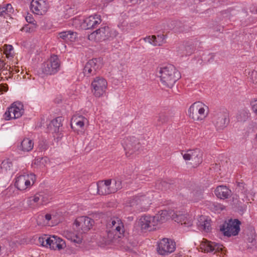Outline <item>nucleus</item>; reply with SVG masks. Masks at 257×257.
<instances>
[{"label":"nucleus","instance_id":"obj_39","mask_svg":"<svg viewBox=\"0 0 257 257\" xmlns=\"http://www.w3.org/2000/svg\"><path fill=\"white\" fill-rule=\"evenodd\" d=\"M36 23L29 24L25 25L22 29V31L27 33L33 32L36 28Z\"/></svg>","mask_w":257,"mask_h":257},{"label":"nucleus","instance_id":"obj_14","mask_svg":"<svg viewBox=\"0 0 257 257\" xmlns=\"http://www.w3.org/2000/svg\"><path fill=\"white\" fill-rule=\"evenodd\" d=\"M157 216L144 215L142 216L139 221V225L143 231H152L158 225Z\"/></svg>","mask_w":257,"mask_h":257},{"label":"nucleus","instance_id":"obj_11","mask_svg":"<svg viewBox=\"0 0 257 257\" xmlns=\"http://www.w3.org/2000/svg\"><path fill=\"white\" fill-rule=\"evenodd\" d=\"M36 181L34 174L20 175L16 178L15 187L19 190L25 191L30 189Z\"/></svg>","mask_w":257,"mask_h":257},{"label":"nucleus","instance_id":"obj_53","mask_svg":"<svg viewBox=\"0 0 257 257\" xmlns=\"http://www.w3.org/2000/svg\"><path fill=\"white\" fill-rule=\"evenodd\" d=\"M255 13L257 14V7H256V10H255Z\"/></svg>","mask_w":257,"mask_h":257},{"label":"nucleus","instance_id":"obj_17","mask_svg":"<svg viewBox=\"0 0 257 257\" xmlns=\"http://www.w3.org/2000/svg\"><path fill=\"white\" fill-rule=\"evenodd\" d=\"M101 66L102 60L100 58L92 59L89 60L85 64L83 69V73L87 76L93 75Z\"/></svg>","mask_w":257,"mask_h":257},{"label":"nucleus","instance_id":"obj_40","mask_svg":"<svg viewBox=\"0 0 257 257\" xmlns=\"http://www.w3.org/2000/svg\"><path fill=\"white\" fill-rule=\"evenodd\" d=\"M122 187V182L120 180L117 179H115L113 181L112 183H111V188L113 189H115L114 193L116 192L118 189H121Z\"/></svg>","mask_w":257,"mask_h":257},{"label":"nucleus","instance_id":"obj_32","mask_svg":"<svg viewBox=\"0 0 257 257\" xmlns=\"http://www.w3.org/2000/svg\"><path fill=\"white\" fill-rule=\"evenodd\" d=\"M14 9L11 4H8L0 6V16L9 17L13 13Z\"/></svg>","mask_w":257,"mask_h":257},{"label":"nucleus","instance_id":"obj_50","mask_svg":"<svg viewBox=\"0 0 257 257\" xmlns=\"http://www.w3.org/2000/svg\"><path fill=\"white\" fill-rule=\"evenodd\" d=\"M237 120H238V121H242V119H241L239 117V115H238L237 116Z\"/></svg>","mask_w":257,"mask_h":257},{"label":"nucleus","instance_id":"obj_15","mask_svg":"<svg viewBox=\"0 0 257 257\" xmlns=\"http://www.w3.org/2000/svg\"><path fill=\"white\" fill-rule=\"evenodd\" d=\"M42 239L45 240L46 242V244H44V241H43L42 245L46 247L49 246L52 249H58L60 250L65 246V241L56 235H52L49 237L46 236Z\"/></svg>","mask_w":257,"mask_h":257},{"label":"nucleus","instance_id":"obj_21","mask_svg":"<svg viewBox=\"0 0 257 257\" xmlns=\"http://www.w3.org/2000/svg\"><path fill=\"white\" fill-rule=\"evenodd\" d=\"M101 22L100 16L97 14L90 16L86 18L82 23L85 29H94Z\"/></svg>","mask_w":257,"mask_h":257},{"label":"nucleus","instance_id":"obj_2","mask_svg":"<svg viewBox=\"0 0 257 257\" xmlns=\"http://www.w3.org/2000/svg\"><path fill=\"white\" fill-rule=\"evenodd\" d=\"M159 73L161 82L168 88H172L181 78L180 73L172 65L160 68Z\"/></svg>","mask_w":257,"mask_h":257},{"label":"nucleus","instance_id":"obj_10","mask_svg":"<svg viewBox=\"0 0 257 257\" xmlns=\"http://www.w3.org/2000/svg\"><path fill=\"white\" fill-rule=\"evenodd\" d=\"M24 105L20 102H15L9 107L3 115V118L6 120L17 119L24 113Z\"/></svg>","mask_w":257,"mask_h":257},{"label":"nucleus","instance_id":"obj_51","mask_svg":"<svg viewBox=\"0 0 257 257\" xmlns=\"http://www.w3.org/2000/svg\"><path fill=\"white\" fill-rule=\"evenodd\" d=\"M245 113L244 112H241L240 113V115L243 114V115H245Z\"/></svg>","mask_w":257,"mask_h":257},{"label":"nucleus","instance_id":"obj_33","mask_svg":"<svg viewBox=\"0 0 257 257\" xmlns=\"http://www.w3.org/2000/svg\"><path fill=\"white\" fill-rule=\"evenodd\" d=\"M59 37L65 41H73L75 39L74 33L72 31H63L59 33Z\"/></svg>","mask_w":257,"mask_h":257},{"label":"nucleus","instance_id":"obj_45","mask_svg":"<svg viewBox=\"0 0 257 257\" xmlns=\"http://www.w3.org/2000/svg\"><path fill=\"white\" fill-rule=\"evenodd\" d=\"M250 105L252 111L257 115V99H254L251 100Z\"/></svg>","mask_w":257,"mask_h":257},{"label":"nucleus","instance_id":"obj_52","mask_svg":"<svg viewBox=\"0 0 257 257\" xmlns=\"http://www.w3.org/2000/svg\"><path fill=\"white\" fill-rule=\"evenodd\" d=\"M161 183L162 184V185H163L164 184L167 185V184L165 182H161Z\"/></svg>","mask_w":257,"mask_h":257},{"label":"nucleus","instance_id":"obj_16","mask_svg":"<svg viewBox=\"0 0 257 257\" xmlns=\"http://www.w3.org/2000/svg\"><path fill=\"white\" fill-rule=\"evenodd\" d=\"M101 66L102 60L100 58L92 59L89 60L85 64L83 69V73L87 76L93 75Z\"/></svg>","mask_w":257,"mask_h":257},{"label":"nucleus","instance_id":"obj_5","mask_svg":"<svg viewBox=\"0 0 257 257\" xmlns=\"http://www.w3.org/2000/svg\"><path fill=\"white\" fill-rule=\"evenodd\" d=\"M106 232L110 240L121 237L124 232V225L121 220L118 217L111 218L106 225Z\"/></svg>","mask_w":257,"mask_h":257},{"label":"nucleus","instance_id":"obj_34","mask_svg":"<svg viewBox=\"0 0 257 257\" xmlns=\"http://www.w3.org/2000/svg\"><path fill=\"white\" fill-rule=\"evenodd\" d=\"M191 160L194 162L196 165H198L202 162V154L199 149H195L192 150Z\"/></svg>","mask_w":257,"mask_h":257},{"label":"nucleus","instance_id":"obj_38","mask_svg":"<svg viewBox=\"0 0 257 257\" xmlns=\"http://www.w3.org/2000/svg\"><path fill=\"white\" fill-rule=\"evenodd\" d=\"M169 120V117L164 112L159 114L157 120V125H161L167 123Z\"/></svg>","mask_w":257,"mask_h":257},{"label":"nucleus","instance_id":"obj_24","mask_svg":"<svg viewBox=\"0 0 257 257\" xmlns=\"http://www.w3.org/2000/svg\"><path fill=\"white\" fill-rule=\"evenodd\" d=\"M222 245L207 240L201 244V248L206 252H212L221 249Z\"/></svg>","mask_w":257,"mask_h":257},{"label":"nucleus","instance_id":"obj_54","mask_svg":"<svg viewBox=\"0 0 257 257\" xmlns=\"http://www.w3.org/2000/svg\"><path fill=\"white\" fill-rule=\"evenodd\" d=\"M107 1H109V2H110V1H112V0H107Z\"/></svg>","mask_w":257,"mask_h":257},{"label":"nucleus","instance_id":"obj_7","mask_svg":"<svg viewBox=\"0 0 257 257\" xmlns=\"http://www.w3.org/2000/svg\"><path fill=\"white\" fill-rule=\"evenodd\" d=\"M188 112L189 117L194 120H201L207 116L208 107L202 102L198 101L190 106Z\"/></svg>","mask_w":257,"mask_h":257},{"label":"nucleus","instance_id":"obj_41","mask_svg":"<svg viewBox=\"0 0 257 257\" xmlns=\"http://www.w3.org/2000/svg\"><path fill=\"white\" fill-rule=\"evenodd\" d=\"M65 10H66L65 17L66 18H68L73 15H74L76 13V11L74 7H69V5H67L65 7Z\"/></svg>","mask_w":257,"mask_h":257},{"label":"nucleus","instance_id":"obj_22","mask_svg":"<svg viewBox=\"0 0 257 257\" xmlns=\"http://www.w3.org/2000/svg\"><path fill=\"white\" fill-rule=\"evenodd\" d=\"M173 219L181 224L184 225L185 226H190L192 224V219L188 214L184 213H174L172 215Z\"/></svg>","mask_w":257,"mask_h":257},{"label":"nucleus","instance_id":"obj_49","mask_svg":"<svg viewBox=\"0 0 257 257\" xmlns=\"http://www.w3.org/2000/svg\"><path fill=\"white\" fill-rule=\"evenodd\" d=\"M4 62L3 61L0 60V70L4 67Z\"/></svg>","mask_w":257,"mask_h":257},{"label":"nucleus","instance_id":"obj_30","mask_svg":"<svg viewBox=\"0 0 257 257\" xmlns=\"http://www.w3.org/2000/svg\"><path fill=\"white\" fill-rule=\"evenodd\" d=\"M34 147V142L29 138H25L21 142V145L19 147L23 152H30Z\"/></svg>","mask_w":257,"mask_h":257},{"label":"nucleus","instance_id":"obj_1","mask_svg":"<svg viewBox=\"0 0 257 257\" xmlns=\"http://www.w3.org/2000/svg\"><path fill=\"white\" fill-rule=\"evenodd\" d=\"M93 223L94 220L90 217L79 216L75 219L74 223L75 231L67 232L66 237L74 242L80 243L82 242L83 235L90 230Z\"/></svg>","mask_w":257,"mask_h":257},{"label":"nucleus","instance_id":"obj_25","mask_svg":"<svg viewBox=\"0 0 257 257\" xmlns=\"http://www.w3.org/2000/svg\"><path fill=\"white\" fill-rule=\"evenodd\" d=\"M166 37L164 35H153L144 38L146 42H148L154 46H161L165 42Z\"/></svg>","mask_w":257,"mask_h":257},{"label":"nucleus","instance_id":"obj_42","mask_svg":"<svg viewBox=\"0 0 257 257\" xmlns=\"http://www.w3.org/2000/svg\"><path fill=\"white\" fill-rule=\"evenodd\" d=\"M61 117H58L51 121V124L53 125L56 128L55 130V131L58 130L59 128L62 125V124L61 123Z\"/></svg>","mask_w":257,"mask_h":257},{"label":"nucleus","instance_id":"obj_23","mask_svg":"<svg viewBox=\"0 0 257 257\" xmlns=\"http://www.w3.org/2000/svg\"><path fill=\"white\" fill-rule=\"evenodd\" d=\"M216 196L220 199L228 198L231 194V190L225 185L217 186L214 191Z\"/></svg>","mask_w":257,"mask_h":257},{"label":"nucleus","instance_id":"obj_20","mask_svg":"<svg viewBox=\"0 0 257 257\" xmlns=\"http://www.w3.org/2000/svg\"><path fill=\"white\" fill-rule=\"evenodd\" d=\"M126 155L132 154L133 152L138 151L140 148V144L138 139L134 136L130 137L123 144Z\"/></svg>","mask_w":257,"mask_h":257},{"label":"nucleus","instance_id":"obj_4","mask_svg":"<svg viewBox=\"0 0 257 257\" xmlns=\"http://www.w3.org/2000/svg\"><path fill=\"white\" fill-rule=\"evenodd\" d=\"M61 62L58 55L52 54L41 65L40 71L44 76H52L61 69Z\"/></svg>","mask_w":257,"mask_h":257},{"label":"nucleus","instance_id":"obj_13","mask_svg":"<svg viewBox=\"0 0 257 257\" xmlns=\"http://www.w3.org/2000/svg\"><path fill=\"white\" fill-rule=\"evenodd\" d=\"M176 249L175 242L169 238H164L158 243L157 251L162 255H167L174 252Z\"/></svg>","mask_w":257,"mask_h":257},{"label":"nucleus","instance_id":"obj_43","mask_svg":"<svg viewBox=\"0 0 257 257\" xmlns=\"http://www.w3.org/2000/svg\"><path fill=\"white\" fill-rule=\"evenodd\" d=\"M211 209L215 212H220L224 209V206L218 203H213L211 205Z\"/></svg>","mask_w":257,"mask_h":257},{"label":"nucleus","instance_id":"obj_28","mask_svg":"<svg viewBox=\"0 0 257 257\" xmlns=\"http://www.w3.org/2000/svg\"><path fill=\"white\" fill-rule=\"evenodd\" d=\"M71 126L74 124L77 127L82 128L85 124L88 123V120L85 116L79 113H76L71 118Z\"/></svg>","mask_w":257,"mask_h":257},{"label":"nucleus","instance_id":"obj_8","mask_svg":"<svg viewBox=\"0 0 257 257\" xmlns=\"http://www.w3.org/2000/svg\"><path fill=\"white\" fill-rule=\"evenodd\" d=\"M240 221L237 219H230L220 226V230L225 236H236L240 231Z\"/></svg>","mask_w":257,"mask_h":257},{"label":"nucleus","instance_id":"obj_31","mask_svg":"<svg viewBox=\"0 0 257 257\" xmlns=\"http://www.w3.org/2000/svg\"><path fill=\"white\" fill-rule=\"evenodd\" d=\"M199 229L205 232H208L211 229L210 220L205 218L204 216L200 217V220L198 224Z\"/></svg>","mask_w":257,"mask_h":257},{"label":"nucleus","instance_id":"obj_26","mask_svg":"<svg viewBox=\"0 0 257 257\" xmlns=\"http://www.w3.org/2000/svg\"><path fill=\"white\" fill-rule=\"evenodd\" d=\"M195 48L193 45L188 43L181 45L178 49L177 52L178 55L181 57L190 55L193 53Z\"/></svg>","mask_w":257,"mask_h":257},{"label":"nucleus","instance_id":"obj_29","mask_svg":"<svg viewBox=\"0 0 257 257\" xmlns=\"http://www.w3.org/2000/svg\"><path fill=\"white\" fill-rule=\"evenodd\" d=\"M13 164L10 159L4 160L1 164V172L3 173L11 175L13 174Z\"/></svg>","mask_w":257,"mask_h":257},{"label":"nucleus","instance_id":"obj_27","mask_svg":"<svg viewBox=\"0 0 257 257\" xmlns=\"http://www.w3.org/2000/svg\"><path fill=\"white\" fill-rule=\"evenodd\" d=\"M236 189L238 192L240 193V196H242V200L243 201H250V199H252L253 195L249 194L246 188V185L243 183H238L237 184Z\"/></svg>","mask_w":257,"mask_h":257},{"label":"nucleus","instance_id":"obj_35","mask_svg":"<svg viewBox=\"0 0 257 257\" xmlns=\"http://www.w3.org/2000/svg\"><path fill=\"white\" fill-rule=\"evenodd\" d=\"M39 200L40 195L36 194L33 196L29 197L27 199V202L28 206L30 208L35 209L38 206V202Z\"/></svg>","mask_w":257,"mask_h":257},{"label":"nucleus","instance_id":"obj_44","mask_svg":"<svg viewBox=\"0 0 257 257\" xmlns=\"http://www.w3.org/2000/svg\"><path fill=\"white\" fill-rule=\"evenodd\" d=\"M5 53L8 57H13L14 48L11 45H6L5 48Z\"/></svg>","mask_w":257,"mask_h":257},{"label":"nucleus","instance_id":"obj_37","mask_svg":"<svg viewBox=\"0 0 257 257\" xmlns=\"http://www.w3.org/2000/svg\"><path fill=\"white\" fill-rule=\"evenodd\" d=\"M191 201L193 202H198L202 198V192L200 189L193 190L190 193Z\"/></svg>","mask_w":257,"mask_h":257},{"label":"nucleus","instance_id":"obj_18","mask_svg":"<svg viewBox=\"0 0 257 257\" xmlns=\"http://www.w3.org/2000/svg\"><path fill=\"white\" fill-rule=\"evenodd\" d=\"M229 122L228 114L226 112H219L213 116V123L217 131L224 129Z\"/></svg>","mask_w":257,"mask_h":257},{"label":"nucleus","instance_id":"obj_48","mask_svg":"<svg viewBox=\"0 0 257 257\" xmlns=\"http://www.w3.org/2000/svg\"><path fill=\"white\" fill-rule=\"evenodd\" d=\"M45 218L47 221H49L51 219V215L50 214H46L45 215Z\"/></svg>","mask_w":257,"mask_h":257},{"label":"nucleus","instance_id":"obj_36","mask_svg":"<svg viewBox=\"0 0 257 257\" xmlns=\"http://www.w3.org/2000/svg\"><path fill=\"white\" fill-rule=\"evenodd\" d=\"M155 216H157V218L158 219V223H163L165 222L169 218L170 215H169L168 212L167 210H161L159 212V213L156 214Z\"/></svg>","mask_w":257,"mask_h":257},{"label":"nucleus","instance_id":"obj_3","mask_svg":"<svg viewBox=\"0 0 257 257\" xmlns=\"http://www.w3.org/2000/svg\"><path fill=\"white\" fill-rule=\"evenodd\" d=\"M153 198V192L141 193L131 197L126 204L130 207H135L137 209H141V211H146L152 204Z\"/></svg>","mask_w":257,"mask_h":257},{"label":"nucleus","instance_id":"obj_47","mask_svg":"<svg viewBox=\"0 0 257 257\" xmlns=\"http://www.w3.org/2000/svg\"><path fill=\"white\" fill-rule=\"evenodd\" d=\"M26 21L29 24L36 23V21L34 20L33 16L31 14H28L25 18Z\"/></svg>","mask_w":257,"mask_h":257},{"label":"nucleus","instance_id":"obj_12","mask_svg":"<svg viewBox=\"0 0 257 257\" xmlns=\"http://www.w3.org/2000/svg\"><path fill=\"white\" fill-rule=\"evenodd\" d=\"M92 91L96 97L103 96L107 88V82L103 78L96 77L91 82Z\"/></svg>","mask_w":257,"mask_h":257},{"label":"nucleus","instance_id":"obj_6","mask_svg":"<svg viewBox=\"0 0 257 257\" xmlns=\"http://www.w3.org/2000/svg\"><path fill=\"white\" fill-rule=\"evenodd\" d=\"M118 32L114 29L108 26H104L96 30L88 35V39L96 42L106 40H112L118 35Z\"/></svg>","mask_w":257,"mask_h":257},{"label":"nucleus","instance_id":"obj_9","mask_svg":"<svg viewBox=\"0 0 257 257\" xmlns=\"http://www.w3.org/2000/svg\"><path fill=\"white\" fill-rule=\"evenodd\" d=\"M89 190L92 194L96 193L101 195H106L109 194L113 193L115 189L111 188V180H106L98 182L96 184H92L89 187Z\"/></svg>","mask_w":257,"mask_h":257},{"label":"nucleus","instance_id":"obj_19","mask_svg":"<svg viewBox=\"0 0 257 257\" xmlns=\"http://www.w3.org/2000/svg\"><path fill=\"white\" fill-rule=\"evenodd\" d=\"M30 8L34 14L43 15L47 11L48 5L45 0H32Z\"/></svg>","mask_w":257,"mask_h":257},{"label":"nucleus","instance_id":"obj_46","mask_svg":"<svg viewBox=\"0 0 257 257\" xmlns=\"http://www.w3.org/2000/svg\"><path fill=\"white\" fill-rule=\"evenodd\" d=\"M191 153H192V150H188L184 154H183V153H182L183 159L186 161L191 160Z\"/></svg>","mask_w":257,"mask_h":257}]
</instances>
